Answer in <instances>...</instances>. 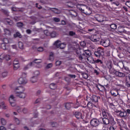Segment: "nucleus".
Here are the masks:
<instances>
[{"label":"nucleus","mask_w":130,"mask_h":130,"mask_svg":"<svg viewBox=\"0 0 130 130\" xmlns=\"http://www.w3.org/2000/svg\"><path fill=\"white\" fill-rule=\"evenodd\" d=\"M76 54L77 56L80 60H81V61H83V62H85V61H88V62H90V63H94L95 62V61L94 60V58L92 56H86L85 55V54H82V50L80 49V48L77 49L76 50Z\"/></svg>","instance_id":"1"},{"label":"nucleus","mask_w":130,"mask_h":130,"mask_svg":"<svg viewBox=\"0 0 130 130\" xmlns=\"http://www.w3.org/2000/svg\"><path fill=\"white\" fill-rule=\"evenodd\" d=\"M25 90H26L25 87L22 86H17L14 89V93L16 97H18L21 99H25L26 96H27L26 92H25Z\"/></svg>","instance_id":"2"},{"label":"nucleus","mask_w":130,"mask_h":130,"mask_svg":"<svg viewBox=\"0 0 130 130\" xmlns=\"http://www.w3.org/2000/svg\"><path fill=\"white\" fill-rule=\"evenodd\" d=\"M27 74L25 73H22V77L19 78L18 79V83L20 85L24 84H27V79H26Z\"/></svg>","instance_id":"3"},{"label":"nucleus","mask_w":130,"mask_h":130,"mask_svg":"<svg viewBox=\"0 0 130 130\" xmlns=\"http://www.w3.org/2000/svg\"><path fill=\"white\" fill-rule=\"evenodd\" d=\"M41 62H42V60H41L40 59H36L34 60V61L30 62L29 64L26 65L25 67H24L23 69L24 71H27V70H28V69H29V68H30V67L33 66V64H35V63H41Z\"/></svg>","instance_id":"4"},{"label":"nucleus","mask_w":130,"mask_h":130,"mask_svg":"<svg viewBox=\"0 0 130 130\" xmlns=\"http://www.w3.org/2000/svg\"><path fill=\"white\" fill-rule=\"evenodd\" d=\"M94 55L96 57H100L104 55V50L101 47H99L96 51H94Z\"/></svg>","instance_id":"5"},{"label":"nucleus","mask_w":130,"mask_h":130,"mask_svg":"<svg viewBox=\"0 0 130 130\" xmlns=\"http://www.w3.org/2000/svg\"><path fill=\"white\" fill-rule=\"evenodd\" d=\"M54 45L56 48H60L61 49H63L66 47V43H61L60 41H56L54 42Z\"/></svg>","instance_id":"6"},{"label":"nucleus","mask_w":130,"mask_h":130,"mask_svg":"<svg viewBox=\"0 0 130 130\" xmlns=\"http://www.w3.org/2000/svg\"><path fill=\"white\" fill-rule=\"evenodd\" d=\"M90 123L91 126H93V127H97V126L100 124V121H99V120L98 119L93 118L90 120Z\"/></svg>","instance_id":"7"},{"label":"nucleus","mask_w":130,"mask_h":130,"mask_svg":"<svg viewBox=\"0 0 130 130\" xmlns=\"http://www.w3.org/2000/svg\"><path fill=\"white\" fill-rule=\"evenodd\" d=\"M116 112L119 113L120 117L124 118V119H126V118H127V113H126V111L122 112L121 111L117 110Z\"/></svg>","instance_id":"8"},{"label":"nucleus","mask_w":130,"mask_h":130,"mask_svg":"<svg viewBox=\"0 0 130 130\" xmlns=\"http://www.w3.org/2000/svg\"><path fill=\"white\" fill-rule=\"evenodd\" d=\"M101 45H103L104 47H108L110 45V40L109 39L102 40L100 42Z\"/></svg>","instance_id":"9"},{"label":"nucleus","mask_w":130,"mask_h":130,"mask_svg":"<svg viewBox=\"0 0 130 130\" xmlns=\"http://www.w3.org/2000/svg\"><path fill=\"white\" fill-rule=\"evenodd\" d=\"M89 39L93 42H98L100 41V38L97 35H93L89 37Z\"/></svg>","instance_id":"10"},{"label":"nucleus","mask_w":130,"mask_h":130,"mask_svg":"<svg viewBox=\"0 0 130 130\" xmlns=\"http://www.w3.org/2000/svg\"><path fill=\"white\" fill-rule=\"evenodd\" d=\"M95 20L98 21L99 23H101V22L104 21V16L102 15L97 14L94 17Z\"/></svg>","instance_id":"11"},{"label":"nucleus","mask_w":130,"mask_h":130,"mask_svg":"<svg viewBox=\"0 0 130 130\" xmlns=\"http://www.w3.org/2000/svg\"><path fill=\"white\" fill-rule=\"evenodd\" d=\"M0 59H6V60H10L11 56L9 54L3 53L0 55Z\"/></svg>","instance_id":"12"},{"label":"nucleus","mask_w":130,"mask_h":130,"mask_svg":"<svg viewBox=\"0 0 130 130\" xmlns=\"http://www.w3.org/2000/svg\"><path fill=\"white\" fill-rule=\"evenodd\" d=\"M90 100H91V98H86V101H88L87 106L88 108H89V109H92V108H93V107L94 106V105L92 103L90 102Z\"/></svg>","instance_id":"13"},{"label":"nucleus","mask_w":130,"mask_h":130,"mask_svg":"<svg viewBox=\"0 0 130 130\" xmlns=\"http://www.w3.org/2000/svg\"><path fill=\"white\" fill-rule=\"evenodd\" d=\"M10 105L12 107H15V109L18 111V112H20V109L21 108L18 106H16V102H10Z\"/></svg>","instance_id":"14"},{"label":"nucleus","mask_w":130,"mask_h":130,"mask_svg":"<svg viewBox=\"0 0 130 130\" xmlns=\"http://www.w3.org/2000/svg\"><path fill=\"white\" fill-rule=\"evenodd\" d=\"M108 119L109 120L110 123L111 124H114V119L113 118V117L111 116V115L108 114Z\"/></svg>","instance_id":"15"},{"label":"nucleus","mask_w":130,"mask_h":130,"mask_svg":"<svg viewBox=\"0 0 130 130\" xmlns=\"http://www.w3.org/2000/svg\"><path fill=\"white\" fill-rule=\"evenodd\" d=\"M81 50V52L82 51H83V52H84V53H83V54H85V56H90V55H91V52L90 51V50H82L80 49ZM81 54L82 53H81Z\"/></svg>","instance_id":"16"},{"label":"nucleus","mask_w":130,"mask_h":130,"mask_svg":"<svg viewBox=\"0 0 130 130\" xmlns=\"http://www.w3.org/2000/svg\"><path fill=\"white\" fill-rule=\"evenodd\" d=\"M118 123L119 125H120V126H123L124 127H125V126H126L125 122L123 120H119L118 121Z\"/></svg>","instance_id":"17"},{"label":"nucleus","mask_w":130,"mask_h":130,"mask_svg":"<svg viewBox=\"0 0 130 130\" xmlns=\"http://www.w3.org/2000/svg\"><path fill=\"white\" fill-rule=\"evenodd\" d=\"M115 76H116L117 77H119L120 78H123V77L125 76V74L123 73L117 71Z\"/></svg>","instance_id":"18"},{"label":"nucleus","mask_w":130,"mask_h":130,"mask_svg":"<svg viewBox=\"0 0 130 130\" xmlns=\"http://www.w3.org/2000/svg\"><path fill=\"white\" fill-rule=\"evenodd\" d=\"M96 88L100 90L101 91V92H103V91H105L106 89L105 88V87L104 86H102L101 85H99L96 86Z\"/></svg>","instance_id":"19"},{"label":"nucleus","mask_w":130,"mask_h":130,"mask_svg":"<svg viewBox=\"0 0 130 130\" xmlns=\"http://www.w3.org/2000/svg\"><path fill=\"white\" fill-rule=\"evenodd\" d=\"M9 102H16V98L14 96V95L11 94L9 97Z\"/></svg>","instance_id":"20"},{"label":"nucleus","mask_w":130,"mask_h":130,"mask_svg":"<svg viewBox=\"0 0 130 130\" xmlns=\"http://www.w3.org/2000/svg\"><path fill=\"white\" fill-rule=\"evenodd\" d=\"M75 115L77 119H79L82 117V114L79 112H76Z\"/></svg>","instance_id":"21"},{"label":"nucleus","mask_w":130,"mask_h":130,"mask_svg":"<svg viewBox=\"0 0 130 130\" xmlns=\"http://www.w3.org/2000/svg\"><path fill=\"white\" fill-rule=\"evenodd\" d=\"M103 122L104 123V124H109L110 122H109V119H108V118H103Z\"/></svg>","instance_id":"22"},{"label":"nucleus","mask_w":130,"mask_h":130,"mask_svg":"<svg viewBox=\"0 0 130 130\" xmlns=\"http://www.w3.org/2000/svg\"><path fill=\"white\" fill-rule=\"evenodd\" d=\"M4 21L9 25H13V21L9 18L5 19Z\"/></svg>","instance_id":"23"},{"label":"nucleus","mask_w":130,"mask_h":130,"mask_svg":"<svg viewBox=\"0 0 130 130\" xmlns=\"http://www.w3.org/2000/svg\"><path fill=\"white\" fill-rule=\"evenodd\" d=\"M38 80V77L35 76H33L30 78V82H31V83H36V82H37Z\"/></svg>","instance_id":"24"},{"label":"nucleus","mask_w":130,"mask_h":130,"mask_svg":"<svg viewBox=\"0 0 130 130\" xmlns=\"http://www.w3.org/2000/svg\"><path fill=\"white\" fill-rule=\"evenodd\" d=\"M49 60H51V61H53L54 60V56L53 53L51 52L50 53L49 56Z\"/></svg>","instance_id":"25"},{"label":"nucleus","mask_w":130,"mask_h":130,"mask_svg":"<svg viewBox=\"0 0 130 130\" xmlns=\"http://www.w3.org/2000/svg\"><path fill=\"white\" fill-rule=\"evenodd\" d=\"M109 26L110 27L111 29H112V30H116V29L117 28V25L114 23L111 24Z\"/></svg>","instance_id":"26"},{"label":"nucleus","mask_w":130,"mask_h":130,"mask_svg":"<svg viewBox=\"0 0 130 130\" xmlns=\"http://www.w3.org/2000/svg\"><path fill=\"white\" fill-rule=\"evenodd\" d=\"M72 106H73V104H71V103H67L65 105V107L66 109H68V110H69L70 108H71Z\"/></svg>","instance_id":"27"},{"label":"nucleus","mask_w":130,"mask_h":130,"mask_svg":"<svg viewBox=\"0 0 130 130\" xmlns=\"http://www.w3.org/2000/svg\"><path fill=\"white\" fill-rule=\"evenodd\" d=\"M101 115H102L104 118H106V117H107V113L105 110L102 111V113H101Z\"/></svg>","instance_id":"28"},{"label":"nucleus","mask_w":130,"mask_h":130,"mask_svg":"<svg viewBox=\"0 0 130 130\" xmlns=\"http://www.w3.org/2000/svg\"><path fill=\"white\" fill-rule=\"evenodd\" d=\"M40 75V72L39 71H36L34 72L33 76L38 78V76Z\"/></svg>","instance_id":"29"},{"label":"nucleus","mask_w":130,"mask_h":130,"mask_svg":"<svg viewBox=\"0 0 130 130\" xmlns=\"http://www.w3.org/2000/svg\"><path fill=\"white\" fill-rule=\"evenodd\" d=\"M110 74H114V75H116V73H117V71H116V70L113 69V68H111V69H110Z\"/></svg>","instance_id":"30"},{"label":"nucleus","mask_w":130,"mask_h":130,"mask_svg":"<svg viewBox=\"0 0 130 130\" xmlns=\"http://www.w3.org/2000/svg\"><path fill=\"white\" fill-rule=\"evenodd\" d=\"M14 37L15 38H17V37H19V38H22V35L19 32H17L16 34L14 35Z\"/></svg>","instance_id":"31"},{"label":"nucleus","mask_w":130,"mask_h":130,"mask_svg":"<svg viewBox=\"0 0 130 130\" xmlns=\"http://www.w3.org/2000/svg\"><path fill=\"white\" fill-rule=\"evenodd\" d=\"M18 46L20 49H24V44L22 42H18Z\"/></svg>","instance_id":"32"},{"label":"nucleus","mask_w":130,"mask_h":130,"mask_svg":"<svg viewBox=\"0 0 130 130\" xmlns=\"http://www.w3.org/2000/svg\"><path fill=\"white\" fill-rule=\"evenodd\" d=\"M118 32L120 33H122L124 32V28L122 26H119L118 29Z\"/></svg>","instance_id":"33"},{"label":"nucleus","mask_w":130,"mask_h":130,"mask_svg":"<svg viewBox=\"0 0 130 130\" xmlns=\"http://www.w3.org/2000/svg\"><path fill=\"white\" fill-rule=\"evenodd\" d=\"M126 85L127 87H129V86H130V77H128V78H126Z\"/></svg>","instance_id":"34"},{"label":"nucleus","mask_w":130,"mask_h":130,"mask_svg":"<svg viewBox=\"0 0 130 130\" xmlns=\"http://www.w3.org/2000/svg\"><path fill=\"white\" fill-rule=\"evenodd\" d=\"M4 32L6 35H11V31L8 29H4Z\"/></svg>","instance_id":"35"},{"label":"nucleus","mask_w":130,"mask_h":130,"mask_svg":"<svg viewBox=\"0 0 130 130\" xmlns=\"http://www.w3.org/2000/svg\"><path fill=\"white\" fill-rule=\"evenodd\" d=\"M6 44H5L4 43H2L1 45V48H2V49H7V46L6 45Z\"/></svg>","instance_id":"36"},{"label":"nucleus","mask_w":130,"mask_h":130,"mask_svg":"<svg viewBox=\"0 0 130 130\" xmlns=\"http://www.w3.org/2000/svg\"><path fill=\"white\" fill-rule=\"evenodd\" d=\"M2 41H3V43H4L5 44H8V43H9V39H8V38L3 39Z\"/></svg>","instance_id":"37"},{"label":"nucleus","mask_w":130,"mask_h":130,"mask_svg":"<svg viewBox=\"0 0 130 130\" xmlns=\"http://www.w3.org/2000/svg\"><path fill=\"white\" fill-rule=\"evenodd\" d=\"M55 14H59L60 13V11L58 10L57 9L54 8L52 10Z\"/></svg>","instance_id":"38"},{"label":"nucleus","mask_w":130,"mask_h":130,"mask_svg":"<svg viewBox=\"0 0 130 130\" xmlns=\"http://www.w3.org/2000/svg\"><path fill=\"white\" fill-rule=\"evenodd\" d=\"M100 98L96 95H94L93 96V101L94 102H98V99Z\"/></svg>","instance_id":"39"},{"label":"nucleus","mask_w":130,"mask_h":130,"mask_svg":"<svg viewBox=\"0 0 130 130\" xmlns=\"http://www.w3.org/2000/svg\"><path fill=\"white\" fill-rule=\"evenodd\" d=\"M13 68L14 71H17L20 68V64H17L16 65H13Z\"/></svg>","instance_id":"40"},{"label":"nucleus","mask_w":130,"mask_h":130,"mask_svg":"<svg viewBox=\"0 0 130 130\" xmlns=\"http://www.w3.org/2000/svg\"><path fill=\"white\" fill-rule=\"evenodd\" d=\"M17 26L18 28H22V26H24V24H23V23L19 22L17 23Z\"/></svg>","instance_id":"41"},{"label":"nucleus","mask_w":130,"mask_h":130,"mask_svg":"<svg viewBox=\"0 0 130 130\" xmlns=\"http://www.w3.org/2000/svg\"><path fill=\"white\" fill-rule=\"evenodd\" d=\"M1 107L3 109H7V108H8V107H7V106H6V105H5V103L4 102L1 103Z\"/></svg>","instance_id":"42"},{"label":"nucleus","mask_w":130,"mask_h":130,"mask_svg":"<svg viewBox=\"0 0 130 130\" xmlns=\"http://www.w3.org/2000/svg\"><path fill=\"white\" fill-rule=\"evenodd\" d=\"M1 123L3 125H6V124H7V121H6L4 118H2Z\"/></svg>","instance_id":"43"},{"label":"nucleus","mask_w":130,"mask_h":130,"mask_svg":"<svg viewBox=\"0 0 130 130\" xmlns=\"http://www.w3.org/2000/svg\"><path fill=\"white\" fill-rule=\"evenodd\" d=\"M44 33L46 36H50V32L48 31V30H45Z\"/></svg>","instance_id":"44"},{"label":"nucleus","mask_w":130,"mask_h":130,"mask_svg":"<svg viewBox=\"0 0 130 130\" xmlns=\"http://www.w3.org/2000/svg\"><path fill=\"white\" fill-rule=\"evenodd\" d=\"M50 36L52 38L55 37V36H56V32L55 31H53L52 33H50Z\"/></svg>","instance_id":"45"},{"label":"nucleus","mask_w":130,"mask_h":130,"mask_svg":"<svg viewBox=\"0 0 130 130\" xmlns=\"http://www.w3.org/2000/svg\"><path fill=\"white\" fill-rule=\"evenodd\" d=\"M37 50H38V51L41 52L43 51V50H44V49H43V47H39V48H38Z\"/></svg>","instance_id":"46"},{"label":"nucleus","mask_w":130,"mask_h":130,"mask_svg":"<svg viewBox=\"0 0 130 130\" xmlns=\"http://www.w3.org/2000/svg\"><path fill=\"white\" fill-rule=\"evenodd\" d=\"M21 110H22V111H23V113H26V112H27V109L26 108H23V109H22L21 108L20 109H19V112H21Z\"/></svg>","instance_id":"47"},{"label":"nucleus","mask_w":130,"mask_h":130,"mask_svg":"<svg viewBox=\"0 0 130 130\" xmlns=\"http://www.w3.org/2000/svg\"><path fill=\"white\" fill-rule=\"evenodd\" d=\"M82 77L84 79H88V74L86 73L82 74Z\"/></svg>","instance_id":"48"},{"label":"nucleus","mask_w":130,"mask_h":130,"mask_svg":"<svg viewBox=\"0 0 130 130\" xmlns=\"http://www.w3.org/2000/svg\"><path fill=\"white\" fill-rule=\"evenodd\" d=\"M7 76H8V73H7V72H3V73L2 74V76L3 78H6V77H7Z\"/></svg>","instance_id":"49"},{"label":"nucleus","mask_w":130,"mask_h":130,"mask_svg":"<svg viewBox=\"0 0 130 130\" xmlns=\"http://www.w3.org/2000/svg\"><path fill=\"white\" fill-rule=\"evenodd\" d=\"M52 66L53 64L52 63H49L47 65L46 69H50V68H52Z\"/></svg>","instance_id":"50"},{"label":"nucleus","mask_w":130,"mask_h":130,"mask_svg":"<svg viewBox=\"0 0 130 130\" xmlns=\"http://www.w3.org/2000/svg\"><path fill=\"white\" fill-rule=\"evenodd\" d=\"M55 64L56 66H60V64H61V61H60L59 60H57L55 62Z\"/></svg>","instance_id":"51"},{"label":"nucleus","mask_w":130,"mask_h":130,"mask_svg":"<svg viewBox=\"0 0 130 130\" xmlns=\"http://www.w3.org/2000/svg\"><path fill=\"white\" fill-rule=\"evenodd\" d=\"M111 95H112V96H117V94H118V93H117L116 94V93L114 92V91H113V90L111 91Z\"/></svg>","instance_id":"52"},{"label":"nucleus","mask_w":130,"mask_h":130,"mask_svg":"<svg viewBox=\"0 0 130 130\" xmlns=\"http://www.w3.org/2000/svg\"><path fill=\"white\" fill-rule=\"evenodd\" d=\"M53 21H54V22H59V21H60V19H59V18H53Z\"/></svg>","instance_id":"53"},{"label":"nucleus","mask_w":130,"mask_h":130,"mask_svg":"<svg viewBox=\"0 0 130 130\" xmlns=\"http://www.w3.org/2000/svg\"><path fill=\"white\" fill-rule=\"evenodd\" d=\"M102 130H109V127L106 125H104L102 128Z\"/></svg>","instance_id":"54"},{"label":"nucleus","mask_w":130,"mask_h":130,"mask_svg":"<svg viewBox=\"0 0 130 130\" xmlns=\"http://www.w3.org/2000/svg\"><path fill=\"white\" fill-rule=\"evenodd\" d=\"M94 74H95L96 75V76H98V75H99V74H100L99 69L94 70Z\"/></svg>","instance_id":"55"},{"label":"nucleus","mask_w":130,"mask_h":130,"mask_svg":"<svg viewBox=\"0 0 130 130\" xmlns=\"http://www.w3.org/2000/svg\"><path fill=\"white\" fill-rule=\"evenodd\" d=\"M75 32H74L73 31H69L70 36H74V35H75Z\"/></svg>","instance_id":"56"},{"label":"nucleus","mask_w":130,"mask_h":130,"mask_svg":"<svg viewBox=\"0 0 130 130\" xmlns=\"http://www.w3.org/2000/svg\"><path fill=\"white\" fill-rule=\"evenodd\" d=\"M125 5L126 6H127V7H128V8H130V1H126L125 3Z\"/></svg>","instance_id":"57"},{"label":"nucleus","mask_w":130,"mask_h":130,"mask_svg":"<svg viewBox=\"0 0 130 130\" xmlns=\"http://www.w3.org/2000/svg\"><path fill=\"white\" fill-rule=\"evenodd\" d=\"M107 68H108V69H109V70L112 69V66H111V63H108V64H107Z\"/></svg>","instance_id":"58"},{"label":"nucleus","mask_w":130,"mask_h":130,"mask_svg":"<svg viewBox=\"0 0 130 130\" xmlns=\"http://www.w3.org/2000/svg\"><path fill=\"white\" fill-rule=\"evenodd\" d=\"M77 9H78V10H79L80 11H81L82 12H83V11H84V10L82 9V8H81V5H77Z\"/></svg>","instance_id":"59"},{"label":"nucleus","mask_w":130,"mask_h":130,"mask_svg":"<svg viewBox=\"0 0 130 130\" xmlns=\"http://www.w3.org/2000/svg\"><path fill=\"white\" fill-rule=\"evenodd\" d=\"M68 76L70 77V78H72L73 79L76 78V76L75 75L69 74L68 75Z\"/></svg>","instance_id":"60"},{"label":"nucleus","mask_w":130,"mask_h":130,"mask_svg":"<svg viewBox=\"0 0 130 130\" xmlns=\"http://www.w3.org/2000/svg\"><path fill=\"white\" fill-rule=\"evenodd\" d=\"M112 4L113 5H115V6H117V7H118V6H119V3L118 2H112Z\"/></svg>","instance_id":"61"},{"label":"nucleus","mask_w":130,"mask_h":130,"mask_svg":"<svg viewBox=\"0 0 130 130\" xmlns=\"http://www.w3.org/2000/svg\"><path fill=\"white\" fill-rule=\"evenodd\" d=\"M15 121L16 124H20V120H19V119H18V118H15Z\"/></svg>","instance_id":"62"},{"label":"nucleus","mask_w":130,"mask_h":130,"mask_svg":"<svg viewBox=\"0 0 130 130\" xmlns=\"http://www.w3.org/2000/svg\"><path fill=\"white\" fill-rule=\"evenodd\" d=\"M16 64H20V63H19V61L15 60L13 62V65H16Z\"/></svg>","instance_id":"63"},{"label":"nucleus","mask_w":130,"mask_h":130,"mask_svg":"<svg viewBox=\"0 0 130 130\" xmlns=\"http://www.w3.org/2000/svg\"><path fill=\"white\" fill-rule=\"evenodd\" d=\"M7 129L4 126H0V130H6Z\"/></svg>","instance_id":"64"}]
</instances>
